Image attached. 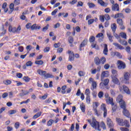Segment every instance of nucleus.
Returning <instances> with one entry per match:
<instances>
[{
	"instance_id": "1",
	"label": "nucleus",
	"mask_w": 131,
	"mask_h": 131,
	"mask_svg": "<svg viewBox=\"0 0 131 131\" xmlns=\"http://www.w3.org/2000/svg\"><path fill=\"white\" fill-rule=\"evenodd\" d=\"M88 122H89L90 125H91L93 128H95L97 130L101 131V129L100 128V123L99 122L96 121V120H93L92 121L88 120Z\"/></svg>"
},
{
	"instance_id": "2",
	"label": "nucleus",
	"mask_w": 131,
	"mask_h": 131,
	"mask_svg": "<svg viewBox=\"0 0 131 131\" xmlns=\"http://www.w3.org/2000/svg\"><path fill=\"white\" fill-rule=\"evenodd\" d=\"M116 121L121 126H123L124 125H125L126 127H129V123H128V121L127 120H125L123 122V120L122 119L117 118Z\"/></svg>"
},
{
	"instance_id": "3",
	"label": "nucleus",
	"mask_w": 131,
	"mask_h": 131,
	"mask_svg": "<svg viewBox=\"0 0 131 131\" xmlns=\"http://www.w3.org/2000/svg\"><path fill=\"white\" fill-rule=\"evenodd\" d=\"M8 30L9 32H12L13 33H20L21 31V26H18L17 28L16 27L12 28V26H9Z\"/></svg>"
},
{
	"instance_id": "4",
	"label": "nucleus",
	"mask_w": 131,
	"mask_h": 131,
	"mask_svg": "<svg viewBox=\"0 0 131 131\" xmlns=\"http://www.w3.org/2000/svg\"><path fill=\"white\" fill-rule=\"evenodd\" d=\"M101 81L102 82H100L99 84V88L101 90H104V89H105V86H107V85H108V84L109 83V81H110V80H109V79L106 78L103 80L102 79Z\"/></svg>"
},
{
	"instance_id": "5",
	"label": "nucleus",
	"mask_w": 131,
	"mask_h": 131,
	"mask_svg": "<svg viewBox=\"0 0 131 131\" xmlns=\"http://www.w3.org/2000/svg\"><path fill=\"white\" fill-rule=\"evenodd\" d=\"M124 83L125 84H129V73L128 72H124L123 74Z\"/></svg>"
},
{
	"instance_id": "6",
	"label": "nucleus",
	"mask_w": 131,
	"mask_h": 131,
	"mask_svg": "<svg viewBox=\"0 0 131 131\" xmlns=\"http://www.w3.org/2000/svg\"><path fill=\"white\" fill-rule=\"evenodd\" d=\"M118 63V69H125L126 66L125 65V63L121 60H118L117 61Z\"/></svg>"
},
{
	"instance_id": "7",
	"label": "nucleus",
	"mask_w": 131,
	"mask_h": 131,
	"mask_svg": "<svg viewBox=\"0 0 131 131\" xmlns=\"http://www.w3.org/2000/svg\"><path fill=\"white\" fill-rule=\"evenodd\" d=\"M101 109L103 112V117H107V108H106V105H105V104H101Z\"/></svg>"
},
{
	"instance_id": "8",
	"label": "nucleus",
	"mask_w": 131,
	"mask_h": 131,
	"mask_svg": "<svg viewBox=\"0 0 131 131\" xmlns=\"http://www.w3.org/2000/svg\"><path fill=\"white\" fill-rule=\"evenodd\" d=\"M68 54H69V61H74V53H73V52L69 50L68 52Z\"/></svg>"
},
{
	"instance_id": "9",
	"label": "nucleus",
	"mask_w": 131,
	"mask_h": 131,
	"mask_svg": "<svg viewBox=\"0 0 131 131\" xmlns=\"http://www.w3.org/2000/svg\"><path fill=\"white\" fill-rule=\"evenodd\" d=\"M108 76H109V72L107 71L102 72L101 75V80L104 79V77H108Z\"/></svg>"
},
{
	"instance_id": "10",
	"label": "nucleus",
	"mask_w": 131,
	"mask_h": 131,
	"mask_svg": "<svg viewBox=\"0 0 131 131\" xmlns=\"http://www.w3.org/2000/svg\"><path fill=\"white\" fill-rule=\"evenodd\" d=\"M86 45H88V39H85L83 40V41L81 43L80 45L79 51H81V48L85 47Z\"/></svg>"
},
{
	"instance_id": "11",
	"label": "nucleus",
	"mask_w": 131,
	"mask_h": 131,
	"mask_svg": "<svg viewBox=\"0 0 131 131\" xmlns=\"http://www.w3.org/2000/svg\"><path fill=\"white\" fill-rule=\"evenodd\" d=\"M112 11H117L119 12V5L117 4H115L112 5Z\"/></svg>"
},
{
	"instance_id": "12",
	"label": "nucleus",
	"mask_w": 131,
	"mask_h": 131,
	"mask_svg": "<svg viewBox=\"0 0 131 131\" xmlns=\"http://www.w3.org/2000/svg\"><path fill=\"white\" fill-rule=\"evenodd\" d=\"M112 79L114 83H115V84H119V83H120L119 80H118V78H117L115 76H112Z\"/></svg>"
},
{
	"instance_id": "13",
	"label": "nucleus",
	"mask_w": 131,
	"mask_h": 131,
	"mask_svg": "<svg viewBox=\"0 0 131 131\" xmlns=\"http://www.w3.org/2000/svg\"><path fill=\"white\" fill-rule=\"evenodd\" d=\"M105 101H106L107 104H108V105H109V104L112 105H114V102H113V98H112L111 97L105 99Z\"/></svg>"
},
{
	"instance_id": "14",
	"label": "nucleus",
	"mask_w": 131,
	"mask_h": 131,
	"mask_svg": "<svg viewBox=\"0 0 131 131\" xmlns=\"http://www.w3.org/2000/svg\"><path fill=\"white\" fill-rule=\"evenodd\" d=\"M97 2L102 7H107L108 6V3L104 2L103 0H98Z\"/></svg>"
},
{
	"instance_id": "15",
	"label": "nucleus",
	"mask_w": 131,
	"mask_h": 131,
	"mask_svg": "<svg viewBox=\"0 0 131 131\" xmlns=\"http://www.w3.org/2000/svg\"><path fill=\"white\" fill-rule=\"evenodd\" d=\"M123 89L124 90V92L126 93V94H127V95H130V91L129 90V89L127 88L125 85H123Z\"/></svg>"
},
{
	"instance_id": "16",
	"label": "nucleus",
	"mask_w": 131,
	"mask_h": 131,
	"mask_svg": "<svg viewBox=\"0 0 131 131\" xmlns=\"http://www.w3.org/2000/svg\"><path fill=\"white\" fill-rule=\"evenodd\" d=\"M107 124L109 127H113V122L111 121V119L107 118Z\"/></svg>"
},
{
	"instance_id": "17",
	"label": "nucleus",
	"mask_w": 131,
	"mask_h": 131,
	"mask_svg": "<svg viewBox=\"0 0 131 131\" xmlns=\"http://www.w3.org/2000/svg\"><path fill=\"white\" fill-rule=\"evenodd\" d=\"M31 30H37L40 29V26H37L36 24H34L31 27Z\"/></svg>"
},
{
	"instance_id": "18",
	"label": "nucleus",
	"mask_w": 131,
	"mask_h": 131,
	"mask_svg": "<svg viewBox=\"0 0 131 131\" xmlns=\"http://www.w3.org/2000/svg\"><path fill=\"white\" fill-rule=\"evenodd\" d=\"M120 104V106L123 110L126 109V104H125V102L124 101L119 102Z\"/></svg>"
},
{
	"instance_id": "19",
	"label": "nucleus",
	"mask_w": 131,
	"mask_h": 131,
	"mask_svg": "<svg viewBox=\"0 0 131 131\" xmlns=\"http://www.w3.org/2000/svg\"><path fill=\"white\" fill-rule=\"evenodd\" d=\"M37 73L42 76H44L46 75L47 73V71H42L41 70H37Z\"/></svg>"
},
{
	"instance_id": "20",
	"label": "nucleus",
	"mask_w": 131,
	"mask_h": 131,
	"mask_svg": "<svg viewBox=\"0 0 131 131\" xmlns=\"http://www.w3.org/2000/svg\"><path fill=\"white\" fill-rule=\"evenodd\" d=\"M114 46L116 47L117 49H119L120 50H124V48L122 47L121 45H119L118 43H113Z\"/></svg>"
},
{
	"instance_id": "21",
	"label": "nucleus",
	"mask_w": 131,
	"mask_h": 131,
	"mask_svg": "<svg viewBox=\"0 0 131 131\" xmlns=\"http://www.w3.org/2000/svg\"><path fill=\"white\" fill-rule=\"evenodd\" d=\"M108 45L107 44H104V49H103V54L104 55H107L108 54Z\"/></svg>"
},
{
	"instance_id": "22",
	"label": "nucleus",
	"mask_w": 131,
	"mask_h": 131,
	"mask_svg": "<svg viewBox=\"0 0 131 131\" xmlns=\"http://www.w3.org/2000/svg\"><path fill=\"white\" fill-rule=\"evenodd\" d=\"M44 77L45 78H54V77H55L54 76V75L51 74L50 73H46Z\"/></svg>"
},
{
	"instance_id": "23",
	"label": "nucleus",
	"mask_w": 131,
	"mask_h": 131,
	"mask_svg": "<svg viewBox=\"0 0 131 131\" xmlns=\"http://www.w3.org/2000/svg\"><path fill=\"white\" fill-rule=\"evenodd\" d=\"M94 62L96 64V65H99L100 63V59L98 57H96L94 58Z\"/></svg>"
},
{
	"instance_id": "24",
	"label": "nucleus",
	"mask_w": 131,
	"mask_h": 131,
	"mask_svg": "<svg viewBox=\"0 0 131 131\" xmlns=\"http://www.w3.org/2000/svg\"><path fill=\"white\" fill-rule=\"evenodd\" d=\"M123 114L125 116H126V117H128V116H129V112L126 108L123 110Z\"/></svg>"
},
{
	"instance_id": "25",
	"label": "nucleus",
	"mask_w": 131,
	"mask_h": 131,
	"mask_svg": "<svg viewBox=\"0 0 131 131\" xmlns=\"http://www.w3.org/2000/svg\"><path fill=\"white\" fill-rule=\"evenodd\" d=\"M115 19L117 18H124V15L122 13H117L115 14Z\"/></svg>"
},
{
	"instance_id": "26",
	"label": "nucleus",
	"mask_w": 131,
	"mask_h": 131,
	"mask_svg": "<svg viewBox=\"0 0 131 131\" xmlns=\"http://www.w3.org/2000/svg\"><path fill=\"white\" fill-rule=\"evenodd\" d=\"M119 42L121 43V45H122L123 46H127V42L124 40H122L121 39H119L118 40Z\"/></svg>"
},
{
	"instance_id": "27",
	"label": "nucleus",
	"mask_w": 131,
	"mask_h": 131,
	"mask_svg": "<svg viewBox=\"0 0 131 131\" xmlns=\"http://www.w3.org/2000/svg\"><path fill=\"white\" fill-rule=\"evenodd\" d=\"M10 11L8 12L9 14H12V13H13V11H14V4L11 3L10 5L9 6Z\"/></svg>"
},
{
	"instance_id": "28",
	"label": "nucleus",
	"mask_w": 131,
	"mask_h": 131,
	"mask_svg": "<svg viewBox=\"0 0 131 131\" xmlns=\"http://www.w3.org/2000/svg\"><path fill=\"white\" fill-rule=\"evenodd\" d=\"M41 116V112L36 113L35 115L33 116V119H36Z\"/></svg>"
},
{
	"instance_id": "29",
	"label": "nucleus",
	"mask_w": 131,
	"mask_h": 131,
	"mask_svg": "<svg viewBox=\"0 0 131 131\" xmlns=\"http://www.w3.org/2000/svg\"><path fill=\"white\" fill-rule=\"evenodd\" d=\"M111 27L112 31H113V32H115V31H116V28H117L116 24L114 23V24H112Z\"/></svg>"
},
{
	"instance_id": "30",
	"label": "nucleus",
	"mask_w": 131,
	"mask_h": 131,
	"mask_svg": "<svg viewBox=\"0 0 131 131\" xmlns=\"http://www.w3.org/2000/svg\"><path fill=\"white\" fill-rule=\"evenodd\" d=\"M124 100H122V95H119L117 97V102H118V103H120V102H122Z\"/></svg>"
},
{
	"instance_id": "31",
	"label": "nucleus",
	"mask_w": 131,
	"mask_h": 131,
	"mask_svg": "<svg viewBox=\"0 0 131 131\" xmlns=\"http://www.w3.org/2000/svg\"><path fill=\"white\" fill-rule=\"evenodd\" d=\"M6 32H7V30H6L5 29V28L4 27V26H3L2 32H1V33L0 34V36H4V35H5L6 34Z\"/></svg>"
},
{
	"instance_id": "32",
	"label": "nucleus",
	"mask_w": 131,
	"mask_h": 131,
	"mask_svg": "<svg viewBox=\"0 0 131 131\" xmlns=\"http://www.w3.org/2000/svg\"><path fill=\"white\" fill-rule=\"evenodd\" d=\"M117 22L119 26L123 25V20H122L121 18H118L117 19Z\"/></svg>"
},
{
	"instance_id": "33",
	"label": "nucleus",
	"mask_w": 131,
	"mask_h": 131,
	"mask_svg": "<svg viewBox=\"0 0 131 131\" xmlns=\"http://www.w3.org/2000/svg\"><path fill=\"white\" fill-rule=\"evenodd\" d=\"M3 83L4 84H6V85H9V84L12 83V81L10 80H5L3 81Z\"/></svg>"
},
{
	"instance_id": "34",
	"label": "nucleus",
	"mask_w": 131,
	"mask_h": 131,
	"mask_svg": "<svg viewBox=\"0 0 131 131\" xmlns=\"http://www.w3.org/2000/svg\"><path fill=\"white\" fill-rule=\"evenodd\" d=\"M88 5L89 6V7L90 8V9H92L93 8H95V7H96V5H95L94 3H90L89 2L88 3Z\"/></svg>"
},
{
	"instance_id": "35",
	"label": "nucleus",
	"mask_w": 131,
	"mask_h": 131,
	"mask_svg": "<svg viewBox=\"0 0 131 131\" xmlns=\"http://www.w3.org/2000/svg\"><path fill=\"white\" fill-rule=\"evenodd\" d=\"M80 109L82 111V112H85V106L84 105V104L83 103H82L81 104H80Z\"/></svg>"
},
{
	"instance_id": "36",
	"label": "nucleus",
	"mask_w": 131,
	"mask_h": 131,
	"mask_svg": "<svg viewBox=\"0 0 131 131\" xmlns=\"http://www.w3.org/2000/svg\"><path fill=\"white\" fill-rule=\"evenodd\" d=\"M85 95H86V97H90L91 95V91H90V89H88L85 90Z\"/></svg>"
},
{
	"instance_id": "37",
	"label": "nucleus",
	"mask_w": 131,
	"mask_h": 131,
	"mask_svg": "<svg viewBox=\"0 0 131 131\" xmlns=\"http://www.w3.org/2000/svg\"><path fill=\"white\" fill-rule=\"evenodd\" d=\"M120 36L122 37V38L126 39V34L124 32H121L120 33Z\"/></svg>"
},
{
	"instance_id": "38",
	"label": "nucleus",
	"mask_w": 131,
	"mask_h": 131,
	"mask_svg": "<svg viewBox=\"0 0 131 131\" xmlns=\"http://www.w3.org/2000/svg\"><path fill=\"white\" fill-rule=\"evenodd\" d=\"M105 64L106 63V58L105 57H102L100 58V63Z\"/></svg>"
},
{
	"instance_id": "39",
	"label": "nucleus",
	"mask_w": 131,
	"mask_h": 131,
	"mask_svg": "<svg viewBox=\"0 0 131 131\" xmlns=\"http://www.w3.org/2000/svg\"><path fill=\"white\" fill-rule=\"evenodd\" d=\"M35 64H36L37 65H42V64H43V61L36 60L35 61Z\"/></svg>"
},
{
	"instance_id": "40",
	"label": "nucleus",
	"mask_w": 131,
	"mask_h": 131,
	"mask_svg": "<svg viewBox=\"0 0 131 131\" xmlns=\"http://www.w3.org/2000/svg\"><path fill=\"white\" fill-rule=\"evenodd\" d=\"M53 123H54V120L50 119L47 122V125L48 126H52V124H53Z\"/></svg>"
},
{
	"instance_id": "41",
	"label": "nucleus",
	"mask_w": 131,
	"mask_h": 131,
	"mask_svg": "<svg viewBox=\"0 0 131 131\" xmlns=\"http://www.w3.org/2000/svg\"><path fill=\"white\" fill-rule=\"evenodd\" d=\"M92 86L93 87V90L97 89V82H96V81H94L92 83Z\"/></svg>"
},
{
	"instance_id": "42",
	"label": "nucleus",
	"mask_w": 131,
	"mask_h": 131,
	"mask_svg": "<svg viewBox=\"0 0 131 131\" xmlns=\"http://www.w3.org/2000/svg\"><path fill=\"white\" fill-rule=\"evenodd\" d=\"M107 35L110 41L111 42H112V41H113V39H112V38H113V36H112V35H111V34H107Z\"/></svg>"
},
{
	"instance_id": "43",
	"label": "nucleus",
	"mask_w": 131,
	"mask_h": 131,
	"mask_svg": "<svg viewBox=\"0 0 131 131\" xmlns=\"http://www.w3.org/2000/svg\"><path fill=\"white\" fill-rule=\"evenodd\" d=\"M9 114H10V115H12L13 114H15V113H17V110H10L8 112Z\"/></svg>"
},
{
	"instance_id": "44",
	"label": "nucleus",
	"mask_w": 131,
	"mask_h": 131,
	"mask_svg": "<svg viewBox=\"0 0 131 131\" xmlns=\"http://www.w3.org/2000/svg\"><path fill=\"white\" fill-rule=\"evenodd\" d=\"M24 80L26 81V82H29V81H30V78H29L28 76H25L23 77Z\"/></svg>"
},
{
	"instance_id": "45",
	"label": "nucleus",
	"mask_w": 131,
	"mask_h": 131,
	"mask_svg": "<svg viewBox=\"0 0 131 131\" xmlns=\"http://www.w3.org/2000/svg\"><path fill=\"white\" fill-rule=\"evenodd\" d=\"M104 16V19L106 20V21H109V20H110L111 17L110 16L108 15V14H105Z\"/></svg>"
},
{
	"instance_id": "46",
	"label": "nucleus",
	"mask_w": 131,
	"mask_h": 131,
	"mask_svg": "<svg viewBox=\"0 0 131 131\" xmlns=\"http://www.w3.org/2000/svg\"><path fill=\"white\" fill-rule=\"evenodd\" d=\"M95 39L96 38H95V37L94 36H92L89 39V41L90 42H94Z\"/></svg>"
},
{
	"instance_id": "47",
	"label": "nucleus",
	"mask_w": 131,
	"mask_h": 131,
	"mask_svg": "<svg viewBox=\"0 0 131 131\" xmlns=\"http://www.w3.org/2000/svg\"><path fill=\"white\" fill-rule=\"evenodd\" d=\"M112 73L113 74V76H117V71L115 70H112Z\"/></svg>"
},
{
	"instance_id": "48",
	"label": "nucleus",
	"mask_w": 131,
	"mask_h": 131,
	"mask_svg": "<svg viewBox=\"0 0 131 131\" xmlns=\"http://www.w3.org/2000/svg\"><path fill=\"white\" fill-rule=\"evenodd\" d=\"M112 111L113 112H115V111H116V110L117 109V105H112Z\"/></svg>"
},
{
	"instance_id": "49",
	"label": "nucleus",
	"mask_w": 131,
	"mask_h": 131,
	"mask_svg": "<svg viewBox=\"0 0 131 131\" xmlns=\"http://www.w3.org/2000/svg\"><path fill=\"white\" fill-rule=\"evenodd\" d=\"M85 74V73H84L83 71H80L78 73V75L80 76H84V75Z\"/></svg>"
},
{
	"instance_id": "50",
	"label": "nucleus",
	"mask_w": 131,
	"mask_h": 131,
	"mask_svg": "<svg viewBox=\"0 0 131 131\" xmlns=\"http://www.w3.org/2000/svg\"><path fill=\"white\" fill-rule=\"evenodd\" d=\"M103 95H104V93H103V92L100 91L99 92L98 97L99 98H100V99H101V98H103Z\"/></svg>"
},
{
	"instance_id": "51",
	"label": "nucleus",
	"mask_w": 131,
	"mask_h": 131,
	"mask_svg": "<svg viewBox=\"0 0 131 131\" xmlns=\"http://www.w3.org/2000/svg\"><path fill=\"white\" fill-rule=\"evenodd\" d=\"M26 66L28 67L29 66H32V62L31 61H29L26 63Z\"/></svg>"
},
{
	"instance_id": "52",
	"label": "nucleus",
	"mask_w": 131,
	"mask_h": 131,
	"mask_svg": "<svg viewBox=\"0 0 131 131\" xmlns=\"http://www.w3.org/2000/svg\"><path fill=\"white\" fill-rule=\"evenodd\" d=\"M82 6H83V3H82V2L80 1L78 2L77 7H82Z\"/></svg>"
},
{
	"instance_id": "53",
	"label": "nucleus",
	"mask_w": 131,
	"mask_h": 131,
	"mask_svg": "<svg viewBox=\"0 0 131 131\" xmlns=\"http://www.w3.org/2000/svg\"><path fill=\"white\" fill-rule=\"evenodd\" d=\"M86 101L88 104H90V103H91V98L90 97V96H86Z\"/></svg>"
},
{
	"instance_id": "54",
	"label": "nucleus",
	"mask_w": 131,
	"mask_h": 131,
	"mask_svg": "<svg viewBox=\"0 0 131 131\" xmlns=\"http://www.w3.org/2000/svg\"><path fill=\"white\" fill-rule=\"evenodd\" d=\"M120 129L121 131H129V129L127 128H126V127H120Z\"/></svg>"
},
{
	"instance_id": "55",
	"label": "nucleus",
	"mask_w": 131,
	"mask_h": 131,
	"mask_svg": "<svg viewBox=\"0 0 131 131\" xmlns=\"http://www.w3.org/2000/svg\"><path fill=\"white\" fill-rule=\"evenodd\" d=\"M69 43H72L73 42V37L70 36L69 38Z\"/></svg>"
},
{
	"instance_id": "56",
	"label": "nucleus",
	"mask_w": 131,
	"mask_h": 131,
	"mask_svg": "<svg viewBox=\"0 0 131 131\" xmlns=\"http://www.w3.org/2000/svg\"><path fill=\"white\" fill-rule=\"evenodd\" d=\"M101 126L102 128H103V129H105L106 128V125H105V123H104V122H102L101 123Z\"/></svg>"
},
{
	"instance_id": "57",
	"label": "nucleus",
	"mask_w": 131,
	"mask_h": 131,
	"mask_svg": "<svg viewBox=\"0 0 131 131\" xmlns=\"http://www.w3.org/2000/svg\"><path fill=\"white\" fill-rule=\"evenodd\" d=\"M14 4L15 6H18L20 4V0H14Z\"/></svg>"
},
{
	"instance_id": "58",
	"label": "nucleus",
	"mask_w": 131,
	"mask_h": 131,
	"mask_svg": "<svg viewBox=\"0 0 131 131\" xmlns=\"http://www.w3.org/2000/svg\"><path fill=\"white\" fill-rule=\"evenodd\" d=\"M48 29H49V25H47V26H45L44 28H43L42 31L45 32L47 31V30H48Z\"/></svg>"
},
{
	"instance_id": "59",
	"label": "nucleus",
	"mask_w": 131,
	"mask_h": 131,
	"mask_svg": "<svg viewBox=\"0 0 131 131\" xmlns=\"http://www.w3.org/2000/svg\"><path fill=\"white\" fill-rule=\"evenodd\" d=\"M61 46V43L59 42L57 43H55L54 45V48H55V49H57V48H59V47H60Z\"/></svg>"
},
{
	"instance_id": "60",
	"label": "nucleus",
	"mask_w": 131,
	"mask_h": 131,
	"mask_svg": "<svg viewBox=\"0 0 131 131\" xmlns=\"http://www.w3.org/2000/svg\"><path fill=\"white\" fill-rule=\"evenodd\" d=\"M100 20L101 22H104L105 21V17L104 15H101L100 17Z\"/></svg>"
},
{
	"instance_id": "61",
	"label": "nucleus",
	"mask_w": 131,
	"mask_h": 131,
	"mask_svg": "<svg viewBox=\"0 0 131 131\" xmlns=\"http://www.w3.org/2000/svg\"><path fill=\"white\" fill-rule=\"evenodd\" d=\"M50 51V47H46L44 50H43V52L44 53H48V52Z\"/></svg>"
},
{
	"instance_id": "62",
	"label": "nucleus",
	"mask_w": 131,
	"mask_h": 131,
	"mask_svg": "<svg viewBox=\"0 0 131 131\" xmlns=\"http://www.w3.org/2000/svg\"><path fill=\"white\" fill-rule=\"evenodd\" d=\"M94 21H95V20L94 19H91L88 20V24L89 25H91V24H93V23H94Z\"/></svg>"
},
{
	"instance_id": "63",
	"label": "nucleus",
	"mask_w": 131,
	"mask_h": 131,
	"mask_svg": "<svg viewBox=\"0 0 131 131\" xmlns=\"http://www.w3.org/2000/svg\"><path fill=\"white\" fill-rule=\"evenodd\" d=\"M110 68V65L108 64H105L104 66V69H106V70H108V69Z\"/></svg>"
},
{
	"instance_id": "64",
	"label": "nucleus",
	"mask_w": 131,
	"mask_h": 131,
	"mask_svg": "<svg viewBox=\"0 0 131 131\" xmlns=\"http://www.w3.org/2000/svg\"><path fill=\"white\" fill-rule=\"evenodd\" d=\"M7 97H8V93H4L2 95V98H3V99H5V98H7Z\"/></svg>"
}]
</instances>
